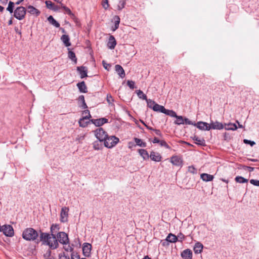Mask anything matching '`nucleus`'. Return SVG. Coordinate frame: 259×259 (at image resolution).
<instances>
[{
	"label": "nucleus",
	"instance_id": "27",
	"mask_svg": "<svg viewBox=\"0 0 259 259\" xmlns=\"http://www.w3.org/2000/svg\"><path fill=\"white\" fill-rule=\"evenodd\" d=\"M165 109V108L164 107V106L160 105L158 104H156L153 107V110L154 111L163 113H164Z\"/></svg>",
	"mask_w": 259,
	"mask_h": 259
},
{
	"label": "nucleus",
	"instance_id": "56",
	"mask_svg": "<svg viewBox=\"0 0 259 259\" xmlns=\"http://www.w3.org/2000/svg\"><path fill=\"white\" fill-rule=\"evenodd\" d=\"M169 241L167 240V237L163 241H161V244L163 246H168L169 245Z\"/></svg>",
	"mask_w": 259,
	"mask_h": 259
},
{
	"label": "nucleus",
	"instance_id": "16",
	"mask_svg": "<svg viewBox=\"0 0 259 259\" xmlns=\"http://www.w3.org/2000/svg\"><path fill=\"white\" fill-rule=\"evenodd\" d=\"M209 126L210 127V129H214V130H222L224 128L223 124L219 122V121H215V122H211L209 124Z\"/></svg>",
	"mask_w": 259,
	"mask_h": 259
},
{
	"label": "nucleus",
	"instance_id": "7",
	"mask_svg": "<svg viewBox=\"0 0 259 259\" xmlns=\"http://www.w3.org/2000/svg\"><path fill=\"white\" fill-rule=\"evenodd\" d=\"M5 235L8 237H12L14 236V230L12 226L10 225H5L2 226L1 231Z\"/></svg>",
	"mask_w": 259,
	"mask_h": 259
},
{
	"label": "nucleus",
	"instance_id": "39",
	"mask_svg": "<svg viewBox=\"0 0 259 259\" xmlns=\"http://www.w3.org/2000/svg\"><path fill=\"white\" fill-rule=\"evenodd\" d=\"M68 57L74 62L75 63L77 62V59L75 56V54L73 52L69 51Z\"/></svg>",
	"mask_w": 259,
	"mask_h": 259
},
{
	"label": "nucleus",
	"instance_id": "15",
	"mask_svg": "<svg viewBox=\"0 0 259 259\" xmlns=\"http://www.w3.org/2000/svg\"><path fill=\"white\" fill-rule=\"evenodd\" d=\"M149 157L152 160L156 162H159L162 159L161 155L159 153L154 151L151 152Z\"/></svg>",
	"mask_w": 259,
	"mask_h": 259
},
{
	"label": "nucleus",
	"instance_id": "31",
	"mask_svg": "<svg viewBox=\"0 0 259 259\" xmlns=\"http://www.w3.org/2000/svg\"><path fill=\"white\" fill-rule=\"evenodd\" d=\"M113 20L114 21V27L112 28L113 31L116 30L119 27V24L120 23V18L118 16H115L113 17Z\"/></svg>",
	"mask_w": 259,
	"mask_h": 259
},
{
	"label": "nucleus",
	"instance_id": "34",
	"mask_svg": "<svg viewBox=\"0 0 259 259\" xmlns=\"http://www.w3.org/2000/svg\"><path fill=\"white\" fill-rule=\"evenodd\" d=\"M61 8L65 11L66 13L70 16L71 18H73L75 17L74 14L71 12V10L65 6L63 4H61Z\"/></svg>",
	"mask_w": 259,
	"mask_h": 259
},
{
	"label": "nucleus",
	"instance_id": "48",
	"mask_svg": "<svg viewBox=\"0 0 259 259\" xmlns=\"http://www.w3.org/2000/svg\"><path fill=\"white\" fill-rule=\"evenodd\" d=\"M177 237L178 238V241L182 242L185 238V235L182 233H179Z\"/></svg>",
	"mask_w": 259,
	"mask_h": 259
},
{
	"label": "nucleus",
	"instance_id": "63",
	"mask_svg": "<svg viewBox=\"0 0 259 259\" xmlns=\"http://www.w3.org/2000/svg\"><path fill=\"white\" fill-rule=\"evenodd\" d=\"M102 63L103 64L104 67L107 69L108 70V66L110 67V65L108 64H106L104 61H103Z\"/></svg>",
	"mask_w": 259,
	"mask_h": 259
},
{
	"label": "nucleus",
	"instance_id": "13",
	"mask_svg": "<svg viewBox=\"0 0 259 259\" xmlns=\"http://www.w3.org/2000/svg\"><path fill=\"white\" fill-rule=\"evenodd\" d=\"M92 248V245L90 243H85L82 247L83 255L85 256H89Z\"/></svg>",
	"mask_w": 259,
	"mask_h": 259
},
{
	"label": "nucleus",
	"instance_id": "54",
	"mask_svg": "<svg viewBox=\"0 0 259 259\" xmlns=\"http://www.w3.org/2000/svg\"><path fill=\"white\" fill-rule=\"evenodd\" d=\"M59 259H70V258L69 256L66 255L64 253H63L59 254Z\"/></svg>",
	"mask_w": 259,
	"mask_h": 259
},
{
	"label": "nucleus",
	"instance_id": "12",
	"mask_svg": "<svg viewBox=\"0 0 259 259\" xmlns=\"http://www.w3.org/2000/svg\"><path fill=\"white\" fill-rule=\"evenodd\" d=\"M26 11L32 15L34 16H38L40 15V12L39 10L34 8L32 6H28L27 7Z\"/></svg>",
	"mask_w": 259,
	"mask_h": 259
},
{
	"label": "nucleus",
	"instance_id": "44",
	"mask_svg": "<svg viewBox=\"0 0 259 259\" xmlns=\"http://www.w3.org/2000/svg\"><path fill=\"white\" fill-rule=\"evenodd\" d=\"M188 171L192 174H196L197 173V169L193 166H188Z\"/></svg>",
	"mask_w": 259,
	"mask_h": 259
},
{
	"label": "nucleus",
	"instance_id": "20",
	"mask_svg": "<svg viewBox=\"0 0 259 259\" xmlns=\"http://www.w3.org/2000/svg\"><path fill=\"white\" fill-rule=\"evenodd\" d=\"M89 119L88 116H84L82 117L78 121L79 126L82 127H85L87 126L88 124L91 122V121H85Z\"/></svg>",
	"mask_w": 259,
	"mask_h": 259
},
{
	"label": "nucleus",
	"instance_id": "19",
	"mask_svg": "<svg viewBox=\"0 0 259 259\" xmlns=\"http://www.w3.org/2000/svg\"><path fill=\"white\" fill-rule=\"evenodd\" d=\"M116 45V41L113 36L110 35L107 43L108 47L110 49H114Z\"/></svg>",
	"mask_w": 259,
	"mask_h": 259
},
{
	"label": "nucleus",
	"instance_id": "60",
	"mask_svg": "<svg viewBox=\"0 0 259 259\" xmlns=\"http://www.w3.org/2000/svg\"><path fill=\"white\" fill-rule=\"evenodd\" d=\"M160 140H159L157 138L155 137L153 140L152 141L153 143H159Z\"/></svg>",
	"mask_w": 259,
	"mask_h": 259
},
{
	"label": "nucleus",
	"instance_id": "2",
	"mask_svg": "<svg viewBox=\"0 0 259 259\" xmlns=\"http://www.w3.org/2000/svg\"><path fill=\"white\" fill-rule=\"evenodd\" d=\"M38 236L37 232L32 228H28L25 229L22 233V237L27 241H34Z\"/></svg>",
	"mask_w": 259,
	"mask_h": 259
},
{
	"label": "nucleus",
	"instance_id": "64",
	"mask_svg": "<svg viewBox=\"0 0 259 259\" xmlns=\"http://www.w3.org/2000/svg\"><path fill=\"white\" fill-rule=\"evenodd\" d=\"M78 100L81 101L82 103L83 102V101H85L84 96L83 95H80L78 97Z\"/></svg>",
	"mask_w": 259,
	"mask_h": 259
},
{
	"label": "nucleus",
	"instance_id": "38",
	"mask_svg": "<svg viewBox=\"0 0 259 259\" xmlns=\"http://www.w3.org/2000/svg\"><path fill=\"white\" fill-rule=\"evenodd\" d=\"M137 93L139 98L144 100H147V98L146 95L141 90H138Z\"/></svg>",
	"mask_w": 259,
	"mask_h": 259
},
{
	"label": "nucleus",
	"instance_id": "42",
	"mask_svg": "<svg viewBox=\"0 0 259 259\" xmlns=\"http://www.w3.org/2000/svg\"><path fill=\"white\" fill-rule=\"evenodd\" d=\"M14 5V4L13 2H10L9 3L8 7L7 8V10L9 12H10V13H13V12Z\"/></svg>",
	"mask_w": 259,
	"mask_h": 259
},
{
	"label": "nucleus",
	"instance_id": "30",
	"mask_svg": "<svg viewBox=\"0 0 259 259\" xmlns=\"http://www.w3.org/2000/svg\"><path fill=\"white\" fill-rule=\"evenodd\" d=\"M48 20L52 25L55 26L56 27H59L60 26L59 23L56 21L52 16H50L48 18Z\"/></svg>",
	"mask_w": 259,
	"mask_h": 259
},
{
	"label": "nucleus",
	"instance_id": "59",
	"mask_svg": "<svg viewBox=\"0 0 259 259\" xmlns=\"http://www.w3.org/2000/svg\"><path fill=\"white\" fill-rule=\"evenodd\" d=\"M94 148L96 150L100 149L98 142H95L94 143Z\"/></svg>",
	"mask_w": 259,
	"mask_h": 259
},
{
	"label": "nucleus",
	"instance_id": "18",
	"mask_svg": "<svg viewBox=\"0 0 259 259\" xmlns=\"http://www.w3.org/2000/svg\"><path fill=\"white\" fill-rule=\"evenodd\" d=\"M115 70L119 76L123 78L125 77V74L124 70L120 65H116L115 66Z\"/></svg>",
	"mask_w": 259,
	"mask_h": 259
},
{
	"label": "nucleus",
	"instance_id": "49",
	"mask_svg": "<svg viewBox=\"0 0 259 259\" xmlns=\"http://www.w3.org/2000/svg\"><path fill=\"white\" fill-rule=\"evenodd\" d=\"M64 249L67 251L73 252V248L71 247L69 243L64 246Z\"/></svg>",
	"mask_w": 259,
	"mask_h": 259
},
{
	"label": "nucleus",
	"instance_id": "61",
	"mask_svg": "<svg viewBox=\"0 0 259 259\" xmlns=\"http://www.w3.org/2000/svg\"><path fill=\"white\" fill-rule=\"evenodd\" d=\"M15 31L17 33L21 36V31L17 27H15Z\"/></svg>",
	"mask_w": 259,
	"mask_h": 259
},
{
	"label": "nucleus",
	"instance_id": "5",
	"mask_svg": "<svg viewBox=\"0 0 259 259\" xmlns=\"http://www.w3.org/2000/svg\"><path fill=\"white\" fill-rule=\"evenodd\" d=\"M26 10L23 7H19L14 11V17L18 20H22L26 15Z\"/></svg>",
	"mask_w": 259,
	"mask_h": 259
},
{
	"label": "nucleus",
	"instance_id": "41",
	"mask_svg": "<svg viewBox=\"0 0 259 259\" xmlns=\"http://www.w3.org/2000/svg\"><path fill=\"white\" fill-rule=\"evenodd\" d=\"M125 4V0H120L119 4L117 6L118 9L119 10H121V9H122L124 7Z\"/></svg>",
	"mask_w": 259,
	"mask_h": 259
},
{
	"label": "nucleus",
	"instance_id": "43",
	"mask_svg": "<svg viewBox=\"0 0 259 259\" xmlns=\"http://www.w3.org/2000/svg\"><path fill=\"white\" fill-rule=\"evenodd\" d=\"M46 7L47 8L52 10L53 8L54 7L55 4L52 3L51 1H47L45 2Z\"/></svg>",
	"mask_w": 259,
	"mask_h": 259
},
{
	"label": "nucleus",
	"instance_id": "23",
	"mask_svg": "<svg viewBox=\"0 0 259 259\" xmlns=\"http://www.w3.org/2000/svg\"><path fill=\"white\" fill-rule=\"evenodd\" d=\"M61 39L63 42L66 47H69L71 46V43L70 42V38L68 35L66 34L63 35L61 37Z\"/></svg>",
	"mask_w": 259,
	"mask_h": 259
},
{
	"label": "nucleus",
	"instance_id": "53",
	"mask_svg": "<svg viewBox=\"0 0 259 259\" xmlns=\"http://www.w3.org/2000/svg\"><path fill=\"white\" fill-rule=\"evenodd\" d=\"M243 142L245 144H250L251 146H253L255 144L254 142L247 139H244Z\"/></svg>",
	"mask_w": 259,
	"mask_h": 259
},
{
	"label": "nucleus",
	"instance_id": "28",
	"mask_svg": "<svg viewBox=\"0 0 259 259\" xmlns=\"http://www.w3.org/2000/svg\"><path fill=\"white\" fill-rule=\"evenodd\" d=\"M193 139L195 141V143L198 145L204 146L205 145V140L203 139H200L196 136H194Z\"/></svg>",
	"mask_w": 259,
	"mask_h": 259
},
{
	"label": "nucleus",
	"instance_id": "11",
	"mask_svg": "<svg viewBox=\"0 0 259 259\" xmlns=\"http://www.w3.org/2000/svg\"><path fill=\"white\" fill-rule=\"evenodd\" d=\"M196 126L199 130L203 131H209L210 130L209 124L203 121H199L196 123Z\"/></svg>",
	"mask_w": 259,
	"mask_h": 259
},
{
	"label": "nucleus",
	"instance_id": "57",
	"mask_svg": "<svg viewBox=\"0 0 259 259\" xmlns=\"http://www.w3.org/2000/svg\"><path fill=\"white\" fill-rule=\"evenodd\" d=\"M154 132H155V133L156 135L159 136L160 137L162 136V134L159 130L155 129L154 130Z\"/></svg>",
	"mask_w": 259,
	"mask_h": 259
},
{
	"label": "nucleus",
	"instance_id": "32",
	"mask_svg": "<svg viewBox=\"0 0 259 259\" xmlns=\"http://www.w3.org/2000/svg\"><path fill=\"white\" fill-rule=\"evenodd\" d=\"M134 141L136 144L140 147H146L147 146L146 143L145 142H143L142 140L140 139L135 138Z\"/></svg>",
	"mask_w": 259,
	"mask_h": 259
},
{
	"label": "nucleus",
	"instance_id": "50",
	"mask_svg": "<svg viewBox=\"0 0 259 259\" xmlns=\"http://www.w3.org/2000/svg\"><path fill=\"white\" fill-rule=\"evenodd\" d=\"M127 84L132 89L135 88V82L132 80H128L127 81Z\"/></svg>",
	"mask_w": 259,
	"mask_h": 259
},
{
	"label": "nucleus",
	"instance_id": "51",
	"mask_svg": "<svg viewBox=\"0 0 259 259\" xmlns=\"http://www.w3.org/2000/svg\"><path fill=\"white\" fill-rule=\"evenodd\" d=\"M250 183L256 186H259V180L251 179L250 180Z\"/></svg>",
	"mask_w": 259,
	"mask_h": 259
},
{
	"label": "nucleus",
	"instance_id": "36",
	"mask_svg": "<svg viewBox=\"0 0 259 259\" xmlns=\"http://www.w3.org/2000/svg\"><path fill=\"white\" fill-rule=\"evenodd\" d=\"M165 114L169 115L170 117H175L177 116V113L173 110L165 109L164 113Z\"/></svg>",
	"mask_w": 259,
	"mask_h": 259
},
{
	"label": "nucleus",
	"instance_id": "55",
	"mask_svg": "<svg viewBox=\"0 0 259 259\" xmlns=\"http://www.w3.org/2000/svg\"><path fill=\"white\" fill-rule=\"evenodd\" d=\"M102 6L105 9H107L109 7L108 1L104 0L102 3Z\"/></svg>",
	"mask_w": 259,
	"mask_h": 259
},
{
	"label": "nucleus",
	"instance_id": "3",
	"mask_svg": "<svg viewBox=\"0 0 259 259\" xmlns=\"http://www.w3.org/2000/svg\"><path fill=\"white\" fill-rule=\"evenodd\" d=\"M119 139L114 136H108L104 140V146L108 148H111L114 147L118 142Z\"/></svg>",
	"mask_w": 259,
	"mask_h": 259
},
{
	"label": "nucleus",
	"instance_id": "6",
	"mask_svg": "<svg viewBox=\"0 0 259 259\" xmlns=\"http://www.w3.org/2000/svg\"><path fill=\"white\" fill-rule=\"evenodd\" d=\"M96 137L99 140L100 142L104 141L107 138V133L103 128L100 127L95 131Z\"/></svg>",
	"mask_w": 259,
	"mask_h": 259
},
{
	"label": "nucleus",
	"instance_id": "62",
	"mask_svg": "<svg viewBox=\"0 0 259 259\" xmlns=\"http://www.w3.org/2000/svg\"><path fill=\"white\" fill-rule=\"evenodd\" d=\"M60 8H61V5L60 6H56L55 5L54 7L52 9V10L56 11L58 10Z\"/></svg>",
	"mask_w": 259,
	"mask_h": 259
},
{
	"label": "nucleus",
	"instance_id": "37",
	"mask_svg": "<svg viewBox=\"0 0 259 259\" xmlns=\"http://www.w3.org/2000/svg\"><path fill=\"white\" fill-rule=\"evenodd\" d=\"M235 181L239 183H245L248 182V180L244 178L241 176H237L235 179Z\"/></svg>",
	"mask_w": 259,
	"mask_h": 259
},
{
	"label": "nucleus",
	"instance_id": "26",
	"mask_svg": "<svg viewBox=\"0 0 259 259\" xmlns=\"http://www.w3.org/2000/svg\"><path fill=\"white\" fill-rule=\"evenodd\" d=\"M167 237V240L169 241V243H175L178 241V238L177 237V236L175 235L169 233Z\"/></svg>",
	"mask_w": 259,
	"mask_h": 259
},
{
	"label": "nucleus",
	"instance_id": "58",
	"mask_svg": "<svg viewBox=\"0 0 259 259\" xmlns=\"http://www.w3.org/2000/svg\"><path fill=\"white\" fill-rule=\"evenodd\" d=\"M83 114H84L85 116H88L89 117V119L91 117V115L90 114V111L89 110H84L83 113H82Z\"/></svg>",
	"mask_w": 259,
	"mask_h": 259
},
{
	"label": "nucleus",
	"instance_id": "1",
	"mask_svg": "<svg viewBox=\"0 0 259 259\" xmlns=\"http://www.w3.org/2000/svg\"><path fill=\"white\" fill-rule=\"evenodd\" d=\"M39 239L43 244L49 246L51 249H55L59 247V243L55 234L40 231Z\"/></svg>",
	"mask_w": 259,
	"mask_h": 259
},
{
	"label": "nucleus",
	"instance_id": "17",
	"mask_svg": "<svg viewBox=\"0 0 259 259\" xmlns=\"http://www.w3.org/2000/svg\"><path fill=\"white\" fill-rule=\"evenodd\" d=\"M181 256L184 259H191L192 252L190 249H186L182 252Z\"/></svg>",
	"mask_w": 259,
	"mask_h": 259
},
{
	"label": "nucleus",
	"instance_id": "21",
	"mask_svg": "<svg viewBox=\"0 0 259 259\" xmlns=\"http://www.w3.org/2000/svg\"><path fill=\"white\" fill-rule=\"evenodd\" d=\"M200 178L203 181L209 182L212 181L214 177L212 175L203 173L201 174Z\"/></svg>",
	"mask_w": 259,
	"mask_h": 259
},
{
	"label": "nucleus",
	"instance_id": "46",
	"mask_svg": "<svg viewBox=\"0 0 259 259\" xmlns=\"http://www.w3.org/2000/svg\"><path fill=\"white\" fill-rule=\"evenodd\" d=\"M159 144H160V145L161 147H164L166 149H169L170 148V147L168 145V144L164 140H160Z\"/></svg>",
	"mask_w": 259,
	"mask_h": 259
},
{
	"label": "nucleus",
	"instance_id": "9",
	"mask_svg": "<svg viewBox=\"0 0 259 259\" xmlns=\"http://www.w3.org/2000/svg\"><path fill=\"white\" fill-rule=\"evenodd\" d=\"M183 159L181 156L174 155L170 158V162L174 165L182 167Z\"/></svg>",
	"mask_w": 259,
	"mask_h": 259
},
{
	"label": "nucleus",
	"instance_id": "22",
	"mask_svg": "<svg viewBox=\"0 0 259 259\" xmlns=\"http://www.w3.org/2000/svg\"><path fill=\"white\" fill-rule=\"evenodd\" d=\"M77 86L80 92L85 93L88 92L87 87L84 81H83L78 83Z\"/></svg>",
	"mask_w": 259,
	"mask_h": 259
},
{
	"label": "nucleus",
	"instance_id": "52",
	"mask_svg": "<svg viewBox=\"0 0 259 259\" xmlns=\"http://www.w3.org/2000/svg\"><path fill=\"white\" fill-rule=\"evenodd\" d=\"M184 122H185V123L187 124L196 125V123H193L192 121H190L187 118H184Z\"/></svg>",
	"mask_w": 259,
	"mask_h": 259
},
{
	"label": "nucleus",
	"instance_id": "24",
	"mask_svg": "<svg viewBox=\"0 0 259 259\" xmlns=\"http://www.w3.org/2000/svg\"><path fill=\"white\" fill-rule=\"evenodd\" d=\"M138 152L140 155L143 157V158L145 160L148 159L149 158V154L147 150L144 149H141L138 150Z\"/></svg>",
	"mask_w": 259,
	"mask_h": 259
},
{
	"label": "nucleus",
	"instance_id": "35",
	"mask_svg": "<svg viewBox=\"0 0 259 259\" xmlns=\"http://www.w3.org/2000/svg\"><path fill=\"white\" fill-rule=\"evenodd\" d=\"M177 119L175 121V123L176 124L180 125L181 124H184V118L182 116H178L175 117Z\"/></svg>",
	"mask_w": 259,
	"mask_h": 259
},
{
	"label": "nucleus",
	"instance_id": "40",
	"mask_svg": "<svg viewBox=\"0 0 259 259\" xmlns=\"http://www.w3.org/2000/svg\"><path fill=\"white\" fill-rule=\"evenodd\" d=\"M146 101L147 102L148 107L150 108H152V109H153V107L156 104V103L154 101H153L151 99H147V100H146Z\"/></svg>",
	"mask_w": 259,
	"mask_h": 259
},
{
	"label": "nucleus",
	"instance_id": "8",
	"mask_svg": "<svg viewBox=\"0 0 259 259\" xmlns=\"http://www.w3.org/2000/svg\"><path fill=\"white\" fill-rule=\"evenodd\" d=\"M69 208L66 207L62 208L60 213V221L65 223L68 221Z\"/></svg>",
	"mask_w": 259,
	"mask_h": 259
},
{
	"label": "nucleus",
	"instance_id": "45",
	"mask_svg": "<svg viewBox=\"0 0 259 259\" xmlns=\"http://www.w3.org/2000/svg\"><path fill=\"white\" fill-rule=\"evenodd\" d=\"M107 101L109 105H113V102L114 101V99L111 95L108 94L107 95Z\"/></svg>",
	"mask_w": 259,
	"mask_h": 259
},
{
	"label": "nucleus",
	"instance_id": "47",
	"mask_svg": "<svg viewBox=\"0 0 259 259\" xmlns=\"http://www.w3.org/2000/svg\"><path fill=\"white\" fill-rule=\"evenodd\" d=\"M71 259H81L79 255L76 252L73 251L71 256Z\"/></svg>",
	"mask_w": 259,
	"mask_h": 259
},
{
	"label": "nucleus",
	"instance_id": "4",
	"mask_svg": "<svg viewBox=\"0 0 259 259\" xmlns=\"http://www.w3.org/2000/svg\"><path fill=\"white\" fill-rule=\"evenodd\" d=\"M58 242L64 245L69 243V239L68 235L64 232H59L56 235Z\"/></svg>",
	"mask_w": 259,
	"mask_h": 259
},
{
	"label": "nucleus",
	"instance_id": "29",
	"mask_svg": "<svg viewBox=\"0 0 259 259\" xmlns=\"http://www.w3.org/2000/svg\"><path fill=\"white\" fill-rule=\"evenodd\" d=\"M225 128L226 130L235 131L237 129V126L235 123H229L225 124Z\"/></svg>",
	"mask_w": 259,
	"mask_h": 259
},
{
	"label": "nucleus",
	"instance_id": "10",
	"mask_svg": "<svg viewBox=\"0 0 259 259\" xmlns=\"http://www.w3.org/2000/svg\"><path fill=\"white\" fill-rule=\"evenodd\" d=\"M91 122L97 126H100L105 123L108 122V119L106 118H101L99 119H92L90 120Z\"/></svg>",
	"mask_w": 259,
	"mask_h": 259
},
{
	"label": "nucleus",
	"instance_id": "33",
	"mask_svg": "<svg viewBox=\"0 0 259 259\" xmlns=\"http://www.w3.org/2000/svg\"><path fill=\"white\" fill-rule=\"evenodd\" d=\"M60 229L59 225L53 224L51 227V234H55L57 233Z\"/></svg>",
	"mask_w": 259,
	"mask_h": 259
},
{
	"label": "nucleus",
	"instance_id": "14",
	"mask_svg": "<svg viewBox=\"0 0 259 259\" xmlns=\"http://www.w3.org/2000/svg\"><path fill=\"white\" fill-rule=\"evenodd\" d=\"M77 70L79 72L81 78L88 76V69L86 67L83 66L77 67Z\"/></svg>",
	"mask_w": 259,
	"mask_h": 259
},
{
	"label": "nucleus",
	"instance_id": "25",
	"mask_svg": "<svg viewBox=\"0 0 259 259\" xmlns=\"http://www.w3.org/2000/svg\"><path fill=\"white\" fill-rule=\"evenodd\" d=\"M202 249L203 245L200 242L196 243L194 247V251L195 253H200Z\"/></svg>",
	"mask_w": 259,
	"mask_h": 259
}]
</instances>
